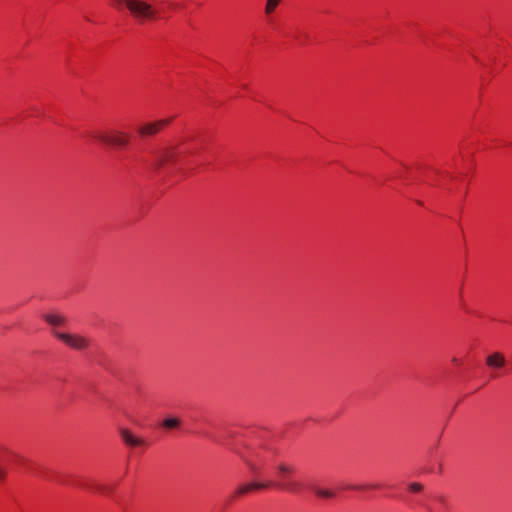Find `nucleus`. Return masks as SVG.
Returning <instances> with one entry per match:
<instances>
[{
	"mask_svg": "<svg viewBox=\"0 0 512 512\" xmlns=\"http://www.w3.org/2000/svg\"><path fill=\"white\" fill-rule=\"evenodd\" d=\"M365 488H378L377 485H371V486H347V489H355V490H361Z\"/></svg>",
	"mask_w": 512,
	"mask_h": 512,
	"instance_id": "f3484780",
	"label": "nucleus"
},
{
	"mask_svg": "<svg viewBox=\"0 0 512 512\" xmlns=\"http://www.w3.org/2000/svg\"><path fill=\"white\" fill-rule=\"evenodd\" d=\"M120 435H121V438L122 440L127 444V445H130V446H140V445H143L144 441L135 437L134 435H132V433L127 430V429H121L120 430Z\"/></svg>",
	"mask_w": 512,
	"mask_h": 512,
	"instance_id": "9d476101",
	"label": "nucleus"
},
{
	"mask_svg": "<svg viewBox=\"0 0 512 512\" xmlns=\"http://www.w3.org/2000/svg\"><path fill=\"white\" fill-rule=\"evenodd\" d=\"M278 454L279 450L269 442L248 447L246 452L239 453L247 468L255 476L260 475L267 465L273 463Z\"/></svg>",
	"mask_w": 512,
	"mask_h": 512,
	"instance_id": "f257e3e1",
	"label": "nucleus"
},
{
	"mask_svg": "<svg viewBox=\"0 0 512 512\" xmlns=\"http://www.w3.org/2000/svg\"><path fill=\"white\" fill-rule=\"evenodd\" d=\"M181 421L176 417H167L165 418L161 425L166 429H176L180 426Z\"/></svg>",
	"mask_w": 512,
	"mask_h": 512,
	"instance_id": "ddd939ff",
	"label": "nucleus"
},
{
	"mask_svg": "<svg viewBox=\"0 0 512 512\" xmlns=\"http://www.w3.org/2000/svg\"><path fill=\"white\" fill-rule=\"evenodd\" d=\"M311 489L320 498L330 499L335 496V493L329 489H324L318 486H312Z\"/></svg>",
	"mask_w": 512,
	"mask_h": 512,
	"instance_id": "f8f14e48",
	"label": "nucleus"
},
{
	"mask_svg": "<svg viewBox=\"0 0 512 512\" xmlns=\"http://www.w3.org/2000/svg\"><path fill=\"white\" fill-rule=\"evenodd\" d=\"M44 319L52 326H61L66 322V318L59 314H47Z\"/></svg>",
	"mask_w": 512,
	"mask_h": 512,
	"instance_id": "9b49d317",
	"label": "nucleus"
},
{
	"mask_svg": "<svg viewBox=\"0 0 512 512\" xmlns=\"http://www.w3.org/2000/svg\"><path fill=\"white\" fill-rule=\"evenodd\" d=\"M171 120L172 118L145 123L138 127L137 132L141 137L153 136L157 134L163 127L167 126Z\"/></svg>",
	"mask_w": 512,
	"mask_h": 512,
	"instance_id": "39448f33",
	"label": "nucleus"
},
{
	"mask_svg": "<svg viewBox=\"0 0 512 512\" xmlns=\"http://www.w3.org/2000/svg\"><path fill=\"white\" fill-rule=\"evenodd\" d=\"M169 6L172 7V8H175L176 4L175 3H169Z\"/></svg>",
	"mask_w": 512,
	"mask_h": 512,
	"instance_id": "aec40b11",
	"label": "nucleus"
},
{
	"mask_svg": "<svg viewBox=\"0 0 512 512\" xmlns=\"http://www.w3.org/2000/svg\"><path fill=\"white\" fill-rule=\"evenodd\" d=\"M6 477V470L0 466V481Z\"/></svg>",
	"mask_w": 512,
	"mask_h": 512,
	"instance_id": "a211bd4d",
	"label": "nucleus"
},
{
	"mask_svg": "<svg viewBox=\"0 0 512 512\" xmlns=\"http://www.w3.org/2000/svg\"><path fill=\"white\" fill-rule=\"evenodd\" d=\"M408 488L412 492H420L423 490V485L418 482H413L409 484Z\"/></svg>",
	"mask_w": 512,
	"mask_h": 512,
	"instance_id": "dca6fc26",
	"label": "nucleus"
},
{
	"mask_svg": "<svg viewBox=\"0 0 512 512\" xmlns=\"http://www.w3.org/2000/svg\"><path fill=\"white\" fill-rule=\"evenodd\" d=\"M92 136L101 143L110 145L111 132L105 131H96L92 134Z\"/></svg>",
	"mask_w": 512,
	"mask_h": 512,
	"instance_id": "4468645a",
	"label": "nucleus"
},
{
	"mask_svg": "<svg viewBox=\"0 0 512 512\" xmlns=\"http://www.w3.org/2000/svg\"><path fill=\"white\" fill-rule=\"evenodd\" d=\"M55 337L72 349L82 350L88 347L89 341L84 336L63 332H54Z\"/></svg>",
	"mask_w": 512,
	"mask_h": 512,
	"instance_id": "20e7f679",
	"label": "nucleus"
},
{
	"mask_svg": "<svg viewBox=\"0 0 512 512\" xmlns=\"http://www.w3.org/2000/svg\"><path fill=\"white\" fill-rule=\"evenodd\" d=\"M273 484V482L271 481H267V482H251V483H248V484H244V485H241L239 486L236 490H235V496H242V495H245L251 491H255V490H262V489H267L269 487H271Z\"/></svg>",
	"mask_w": 512,
	"mask_h": 512,
	"instance_id": "423d86ee",
	"label": "nucleus"
},
{
	"mask_svg": "<svg viewBox=\"0 0 512 512\" xmlns=\"http://www.w3.org/2000/svg\"><path fill=\"white\" fill-rule=\"evenodd\" d=\"M116 6H121V5H125V3H119L118 0H114L113 2Z\"/></svg>",
	"mask_w": 512,
	"mask_h": 512,
	"instance_id": "6ab92c4d",
	"label": "nucleus"
},
{
	"mask_svg": "<svg viewBox=\"0 0 512 512\" xmlns=\"http://www.w3.org/2000/svg\"><path fill=\"white\" fill-rule=\"evenodd\" d=\"M281 1L282 0H266L264 8L265 14L270 15L274 13V11L276 10L277 6L280 4Z\"/></svg>",
	"mask_w": 512,
	"mask_h": 512,
	"instance_id": "2eb2a0df",
	"label": "nucleus"
},
{
	"mask_svg": "<svg viewBox=\"0 0 512 512\" xmlns=\"http://www.w3.org/2000/svg\"><path fill=\"white\" fill-rule=\"evenodd\" d=\"M276 470L280 479L278 483H275L276 487L289 493H299L301 491V484L292 479V474L295 471V467L293 465L286 462H280L277 464ZM272 485H274V483Z\"/></svg>",
	"mask_w": 512,
	"mask_h": 512,
	"instance_id": "7ed1b4c3",
	"label": "nucleus"
},
{
	"mask_svg": "<svg viewBox=\"0 0 512 512\" xmlns=\"http://www.w3.org/2000/svg\"><path fill=\"white\" fill-rule=\"evenodd\" d=\"M486 364L487 366L491 368H502L506 364V358L505 356L500 352H494L487 356L486 358Z\"/></svg>",
	"mask_w": 512,
	"mask_h": 512,
	"instance_id": "1a4fd4ad",
	"label": "nucleus"
},
{
	"mask_svg": "<svg viewBox=\"0 0 512 512\" xmlns=\"http://www.w3.org/2000/svg\"><path fill=\"white\" fill-rule=\"evenodd\" d=\"M118 2L125 3L131 17L140 24L160 18L159 10L145 0H118Z\"/></svg>",
	"mask_w": 512,
	"mask_h": 512,
	"instance_id": "f03ea898",
	"label": "nucleus"
},
{
	"mask_svg": "<svg viewBox=\"0 0 512 512\" xmlns=\"http://www.w3.org/2000/svg\"><path fill=\"white\" fill-rule=\"evenodd\" d=\"M130 140V136L122 131H111L110 145L117 147H125Z\"/></svg>",
	"mask_w": 512,
	"mask_h": 512,
	"instance_id": "6e6552de",
	"label": "nucleus"
},
{
	"mask_svg": "<svg viewBox=\"0 0 512 512\" xmlns=\"http://www.w3.org/2000/svg\"><path fill=\"white\" fill-rule=\"evenodd\" d=\"M176 157V148L169 147L164 149L156 158L155 166L156 168H160L164 166L166 163L173 162Z\"/></svg>",
	"mask_w": 512,
	"mask_h": 512,
	"instance_id": "0eeeda50",
	"label": "nucleus"
}]
</instances>
